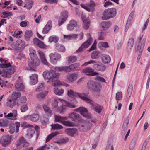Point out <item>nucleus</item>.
Instances as JSON below:
<instances>
[{"mask_svg":"<svg viewBox=\"0 0 150 150\" xmlns=\"http://www.w3.org/2000/svg\"><path fill=\"white\" fill-rule=\"evenodd\" d=\"M43 108L47 115L49 116H51L52 112L50 108L46 105H43Z\"/></svg>","mask_w":150,"mask_h":150,"instance_id":"c9c22d12","label":"nucleus"},{"mask_svg":"<svg viewBox=\"0 0 150 150\" xmlns=\"http://www.w3.org/2000/svg\"><path fill=\"white\" fill-rule=\"evenodd\" d=\"M16 145L17 146H20L25 148V149L23 150H33V147L27 148L29 146V143L27 142L26 140L23 137H20L17 141Z\"/></svg>","mask_w":150,"mask_h":150,"instance_id":"20e7f679","label":"nucleus"},{"mask_svg":"<svg viewBox=\"0 0 150 150\" xmlns=\"http://www.w3.org/2000/svg\"><path fill=\"white\" fill-rule=\"evenodd\" d=\"M116 14V10L111 8L105 10L103 13L102 18L103 20H108L114 17Z\"/></svg>","mask_w":150,"mask_h":150,"instance_id":"f03ea898","label":"nucleus"},{"mask_svg":"<svg viewBox=\"0 0 150 150\" xmlns=\"http://www.w3.org/2000/svg\"><path fill=\"white\" fill-rule=\"evenodd\" d=\"M68 117L76 122H80L81 121L82 119L80 115L76 113H71L69 114Z\"/></svg>","mask_w":150,"mask_h":150,"instance_id":"ddd939ff","label":"nucleus"},{"mask_svg":"<svg viewBox=\"0 0 150 150\" xmlns=\"http://www.w3.org/2000/svg\"><path fill=\"white\" fill-rule=\"evenodd\" d=\"M12 136L5 135L3 136L1 138L0 143L4 147H6L8 146L12 140Z\"/></svg>","mask_w":150,"mask_h":150,"instance_id":"6e6552de","label":"nucleus"},{"mask_svg":"<svg viewBox=\"0 0 150 150\" xmlns=\"http://www.w3.org/2000/svg\"><path fill=\"white\" fill-rule=\"evenodd\" d=\"M77 92H74L72 90H70L67 91V94L68 96L69 97L77 96Z\"/></svg>","mask_w":150,"mask_h":150,"instance_id":"3c124183","label":"nucleus"},{"mask_svg":"<svg viewBox=\"0 0 150 150\" xmlns=\"http://www.w3.org/2000/svg\"><path fill=\"white\" fill-rule=\"evenodd\" d=\"M15 88L17 91H23L24 89V85L21 83L18 82L15 84Z\"/></svg>","mask_w":150,"mask_h":150,"instance_id":"2f4dec72","label":"nucleus"},{"mask_svg":"<svg viewBox=\"0 0 150 150\" xmlns=\"http://www.w3.org/2000/svg\"><path fill=\"white\" fill-rule=\"evenodd\" d=\"M101 59L104 64L109 63L111 60L110 57L109 56L105 54L102 55Z\"/></svg>","mask_w":150,"mask_h":150,"instance_id":"473e14b6","label":"nucleus"},{"mask_svg":"<svg viewBox=\"0 0 150 150\" xmlns=\"http://www.w3.org/2000/svg\"><path fill=\"white\" fill-rule=\"evenodd\" d=\"M92 126V124L88 121H84L81 125L83 130L87 131L90 129Z\"/></svg>","mask_w":150,"mask_h":150,"instance_id":"412c9836","label":"nucleus"},{"mask_svg":"<svg viewBox=\"0 0 150 150\" xmlns=\"http://www.w3.org/2000/svg\"><path fill=\"white\" fill-rule=\"evenodd\" d=\"M59 75V73H56L55 71L52 70L50 71H46L43 74L44 78L45 79H48V82H54V83H55Z\"/></svg>","mask_w":150,"mask_h":150,"instance_id":"f257e3e1","label":"nucleus"},{"mask_svg":"<svg viewBox=\"0 0 150 150\" xmlns=\"http://www.w3.org/2000/svg\"><path fill=\"white\" fill-rule=\"evenodd\" d=\"M30 58L28 61V66L30 68H35L39 65L40 61L38 57Z\"/></svg>","mask_w":150,"mask_h":150,"instance_id":"423d86ee","label":"nucleus"},{"mask_svg":"<svg viewBox=\"0 0 150 150\" xmlns=\"http://www.w3.org/2000/svg\"><path fill=\"white\" fill-rule=\"evenodd\" d=\"M78 74L75 73L69 74L67 76V79L69 82H71L77 79Z\"/></svg>","mask_w":150,"mask_h":150,"instance_id":"b1692460","label":"nucleus"},{"mask_svg":"<svg viewBox=\"0 0 150 150\" xmlns=\"http://www.w3.org/2000/svg\"><path fill=\"white\" fill-rule=\"evenodd\" d=\"M44 83H42L40 84L37 88L36 89V91L38 92H40L42 91L44 88Z\"/></svg>","mask_w":150,"mask_h":150,"instance_id":"6e6d98bb","label":"nucleus"},{"mask_svg":"<svg viewBox=\"0 0 150 150\" xmlns=\"http://www.w3.org/2000/svg\"><path fill=\"white\" fill-rule=\"evenodd\" d=\"M58 37L55 35L51 36L49 38V42L51 43L52 42L56 43L58 41Z\"/></svg>","mask_w":150,"mask_h":150,"instance_id":"ea45409f","label":"nucleus"},{"mask_svg":"<svg viewBox=\"0 0 150 150\" xmlns=\"http://www.w3.org/2000/svg\"><path fill=\"white\" fill-rule=\"evenodd\" d=\"M8 120H3L2 122H0V126L3 127H5L8 124Z\"/></svg>","mask_w":150,"mask_h":150,"instance_id":"0e129e2a","label":"nucleus"},{"mask_svg":"<svg viewBox=\"0 0 150 150\" xmlns=\"http://www.w3.org/2000/svg\"><path fill=\"white\" fill-rule=\"evenodd\" d=\"M110 25V23L109 22H103L100 24V28L103 30H106Z\"/></svg>","mask_w":150,"mask_h":150,"instance_id":"c85d7f7f","label":"nucleus"},{"mask_svg":"<svg viewBox=\"0 0 150 150\" xmlns=\"http://www.w3.org/2000/svg\"><path fill=\"white\" fill-rule=\"evenodd\" d=\"M15 71V70L13 67H11L10 69L6 71V77L8 78L10 77L11 74H13Z\"/></svg>","mask_w":150,"mask_h":150,"instance_id":"4c0bfd02","label":"nucleus"},{"mask_svg":"<svg viewBox=\"0 0 150 150\" xmlns=\"http://www.w3.org/2000/svg\"><path fill=\"white\" fill-rule=\"evenodd\" d=\"M98 45L100 49L101 48V47H100V46H101V47H104L105 48H108L109 47L108 43L106 42H102L99 43Z\"/></svg>","mask_w":150,"mask_h":150,"instance_id":"680f3d73","label":"nucleus"},{"mask_svg":"<svg viewBox=\"0 0 150 150\" xmlns=\"http://www.w3.org/2000/svg\"><path fill=\"white\" fill-rule=\"evenodd\" d=\"M65 131L68 135L73 136L77 132V130L75 128H69L67 129Z\"/></svg>","mask_w":150,"mask_h":150,"instance_id":"cd10ccee","label":"nucleus"},{"mask_svg":"<svg viewBox=\"0 0 150 150\" xmlns=\"http://www.w3.org/2000/svg\"><path fill=\"white\" fill-rule=\"evenodd\" d=\"M27 4L24 6V7H26L28 9H30L33 4V1L31 0H28L26 1Z\"/></svg>","mask_w":150,"mask_h":150,"instance_id":"49530a36","label":"nucleus"},{"mask_svg":"<svg viewBox=\"0 0 150 150\" xmlns=\"http://www.w3.org/2000/svg\"><path fill=\"white\" fill-rule=\"evenodd\" d=\"M28 22L27 21H23L20 23L21 26L23 27H25L27 26L28 23Z\"/></svg>","mask_w":150,"mask_h":150,"instance_id":"69168bd1","label":"nucleus"},{"mask_svg":"<svg viewBox=\"0 0 150 150\" xmlns=\"http://www.w3.org/2000/svg\"><path fill=\"white\" fill-rule=\"evenodd\" d=\"M11 65L9 63L8 64L6 62H5L4 64H0V68H8L9 67L11 66Z\"/></svg>","mask_w":150,"mask_h":150,"instance_id":"13d9d810","label":"nucleus"},{"mask_svg":"<svg viewBox=\"0 0 150 150\" xmlns=\"http://www.w3.org/2000/svg\"><path fill=\"white\" fill-rule=\"evenodd\" d=\"M34 44L39 48L44 49L46 47V46L44 42L37 38H35L33 40Z\"/></svg>","mask_w":150,"mask_h":150,"instance_id":"2eb2a0df","label":"nucleus"},{"mask_svg":"<svg viewBox=\"0 0 150 150\" xmlns=\"http://www.w3.org/2000/svg\"><path fill=\"white\" fill-rule=\"evenodd\" d=\"M93 65L94 68L96 70L101 71H104L106 69L105 66L104 65L100 62H97Z\"/></svg>","mask_w":150,"mask_h":150,"instance_id":"4468645a","label":"nucleus"},{"mask_svg":"<svg viewBox=\"0 0 150 150\" xmlns=\"http://www.w3.org/2000/svg\"><path fill=\"white\" fill-rule=\"evenodd\" d=\"M59 17L58 21V25L60 26L66 21L68 17V12L67 11H63Z\"/></svg>","mask_w":150,"mask_h":150,"instance_id":"9b49d317","label":"nucleus"},{"mask_svg":"<svg viewBox=\"0 0 150 150\" xmlns=\"http://www.w3.org/2000/svg\"><path fill=\"white\" fill-rule=\"evenodd\" d=\"M55 93L58 95H61L64 92V90L62 89H59L58 88H55L54 90Z\"/></svg>","mask_w":150,"mask_h":150,"instance_id":"de8ad7c7","label":"nucleus"},{"mask_svg":"<svg viewBox=\"0 0 150 150\" xmlns=\"http://www.w3.org/2000/svg\"><path fill=\"white\" fill-rule=\"evenodd\" d=\"M82 72L85 74L86 75L93 76L98 75V73L94 71V70L91 67H87L82 70Z\"/></svg>","mask_w":150,"mask_h":150,"instance_id":"1a4fd4ad","label":"nucleus"},{"mask_svg":"<svg viewBox=\"0 0 150 150\" xmlns=\"http://www.w3.org/2000/svg\"><path fill=\"white\" fill-rule=\"evenodd\" d=\"M85 17L83 16H82V19L83 21L84 25L83 28L85 29H88L90 26V20L88 18H87L84 19Z\"/></svg>","mask_w":150,"mask_h":150,"instance_id":"bb28decb","label":"nucleus"},{"mask_svg":"<svg viewBox=\"0 0 150 150\" xmlns=\"http://www.w3.org/2000/svg\"><path fill=\"white\" fill-rule=\"evenodd\" d=\"M26 117L28 119H29L31 121L35 122L38 120L39 116L37 114H33L30 115H28Z\"/></svg>","mask_w":150,"mask_h":150,"instance_id":"393cba45","label":"nucleus"},{"mask_svg":"<svg viewBox=\"0 0 150 150\" xmlns=\"http://www.w3.org/2000/svg\"><path fill=\"white\" fill-rule=\"evenodd\" d=\"M95 79L101 82H105V80L103 77L100 76H97L95 78Z\"/></svg>","mask_w":150,"mask_h":150,"instance_id":"052dcab7","label":"nucleus"},{"mask_svg":"<svg viewBox=\"0 0 150 150\" xmlns=\"http://www.w3.org/2000/svg\"><path fill=\"white\" fill-rule=\"evenodd\" d=\"M95 6V3L92 0H90V4L88 7L89 10L91 11L90 12L93 13L94 11Z\"/></svg>","mask_w":150,"mask_h":150,"instance_id":"a19ab883","label":"nucleus"},{"mask_svg":"<svg viewBox=\"0 0 150 150\" xmlns=\"http://www.w3.org/2000/svg\"><path fill=\"white\" fill-rule=\"evenodd\" d=\"M113 145L111 144H108L106 146L105 150H114Z\"/></svg>","mask_w":150,"mask_h":150,"instance_id":"774afa93","label":"nucleus"},{"mask_svg":"<svg viewBox=\"0 0 150 150\" xmlns=\"http://www.w3.org/2000/svg\"><path fill=\"white\" fill-rule=\"evenodd\" d=\"M91 104V107L94 111L98 113H100L103 109V107L97 103H93L92 102L89 103Z\"/></svg>","mask_w":150,"mask_h":150,"instance_id":"f8f14e48","label":"nucleus"},{"mask_svg":"<svg viewBox=\"0 0 150 150\" xmlns=\"http://www.w3.org/2000/svg\"><path fill=\"white\" fill-rule=\"evenodd\" d=\"M28 107L27 105H24L21 108V112H24L28 110Z\"/></svg>","mask_w":150,"mask_h":150,"instance_id":"338daca9","label":"nucleus"},{"mask_svg":"<svg viewBox=\"0 0 150 150\" xmlns=\"http://www.w3.org/2000/svg\"><path fill=\"white\" fill-rule=\"evenodd\" d=\"M150 139V137L149 136L145 140L144 142L142 148L141 150H145L146 146L148 144V143L149 141V140Z\"/></svg>","mask_w":150,"mask_h":150,"instance_id":"603ef678","label":"nucleus"},{"mask_svg":"<svg viewBox=\"0 0 150 150\" xmlns=\"http://www.w3.org/2000/svg\"><path fill=\"white\" fill-rule=\"evenodd\" d=\"M48 93V92L47 91L40 93L37 95V97L40 99L44 98Z\"/></svg>","mask_w":150,"mask_h":150,"instance_id":"e433bc0d","label":"nucleus"},{"mask_svg":"<svg viewBox=\"0 0 150 150\" xmlns=\"http://www.w3.org/2000/svg\"><path fill=\"white\" fill-rule=\"evenodd\" d=\"M129 121V117H127L125 119L123 124L122 127V131L123 132L124 131V132H125L126 131L127 128L128 127Z\"/></svg>","mask_w":150,"mask_h":150,"instance_id":"72a5a7b5","label":"nucleus"},{"mask_svg":"<svg viewBox=\"0 0 150 150\" xmlns=\"http://www.w3.org/2000/svg\"><path fill=\"white\" fill-rule=\"evenodd\" d=\"M134 43V40L133 38H130L127 43V50L128 52H130L133 47Z\"/></svg>","mask_w":150,"mask_h":150,"instance_id":"5701e85b","label":"nucleus"},{"mask_svg":"<svg viewBox=\"0 0 150 150\" xmlns=\"http://www.w3.org/2000/svg\"><path fill=\"white\" fill-rule=\"evenodd\" d=\"M30 83L32 85H35L36 84L38 81V75L36 74H33L30 77Z\"/></svg>","mask_w":150,"mask_h":150,"instance_id":"a878e982","label":"nucleus"},{"mask_svg":"<svg viewBox=\"0 0 150 150\" xmlns=\"http://www.w3.org/2000/svg\"><path fill=\"white\" fill-rule=\"evenodd\" d=\"M68 61L70 63H73L77 60V58L75 56H71L68 57Z\"/></svg>","mask_w":150,"mask_h":150,"instance_id":"864d4df0","label":"nucleus"},{"mask_svg":"<svg viewBox=\"0 0 150 150\" xmlns=\"http://www.w3.org/2000/svg\"><path fill=\"white\" fill-rule=\"evenodd\" d=\"M55 48L59 52H64L65 51V47L62 45L56 44Z\"/></svg>","mask_w":150,"mask_h":150,"instance_id":"c756f323","label":"nucleus"},{"mask_svg":"<svg viewBox=\"0 0 150 150\" xmlns=\"http://www.w3.org/2000/svg\"><path fill=\"white\" fill-rule=\"evenodd\" d=\"M133 90V86L132 84H130L128 87L127 92V97H130L131 96Z\"/></svg>","mask_w":150,"mask_h":150,"instance_id":"c03bdc74","label":"nucleus"},{"mask_svg":"<svg viewBox=\"0 0 150 150\" xmlns=\"http://www.w3.org/2000/svg\"><path fill=\"white\" fill-rule=\"evenodd\" d=\"M77 96L80 98L86 101L88 103H91V102H93V101L91 99L88 98L87 97V95L85 93H77Z\"/></svg>","mask_w":150,"mask_h":150,"instance_id":"6ab92c4d","label":"nucleus"},{"mask_svg":"<svg viewBox=\"0 0 150 150\" xmlns=\"http://www.w3.org/2000/svg\"><path fill=\"white\" fill-rule=\"evenodd\" d=\"M52 85L54 86L61 85H63L66 87H69V84L65 83H63V84H62L60 81H57V80L55 82V83H52Z\"/></svg>","mask_w":150,"mask_h":150,"instance_id":"09e8293b","label":"nucleus"},{"mask_svg":"<svg viewBox=\"0 0 150 150\" xmlns=\"http://www.w3.org/2000/svg\"><path fill=\"white\" fill-rule=\"evenodd\" d=\"M54 69L57 72H70V69L68 66H61L55 67Z\"/></svg>","mask_w":150,"mask_h":150,"instance_id":"dca6fc26","label":"nucleus"},{"mask_svg":"<svg viewBox=\"0 0 150 150\" xmlns=\"http://www.w3.org/2000/svg\"><path fill=\"white\" fill-rule=\"evenodd\" d=\"M100 55V52L95 51L92 53L91 54V57L92 59H97L99 58Z\"/></svg>","mask_w":150,"mask_h":150,"instance_id":"f704fd0d","label":"nucleus"},{"mask_svg":"<svg viewBox=\"0 0 150 150\" xmlns=\"http://www.w3.org/2000/svg\"><path fill=\"white\" fill-rule=\"evenodd\" d=\"M25 46V41L21 40H18L16 42L15 45L16 48L18 50L23 49Z\"/></svg>","mask_w":150,"mask_h":150,"instance_id":"a211bd4d","label":"nucleus"},{"mask_svg":"<svg viewBox=\"0 0 150 150\" xmlns=\"http://www.w3.org/2000/svg\"><path fill=\"white\" fill-rule=\"evenodd\" d=\"M79 65L80 64L79 63H75L69 66L70 72L75 70V69L77 68Z\"/></svg>","mask_w":150,"mask_h":150,"instance_id":"a18cd8bd","label":"nucleus"},{"mask_svg":"<svg viewBox=\"0 0 150 150\" xmlns=\"http://www.w3.org/2000/svg\"><path fill=\"white\" fill-rule=\"evenodd\" d=\"M30 57H38L36 54V51L32 48L30 49Z\"/></svg>","mask_w":150,"mask_h":150,"instance_id":"5fc2aeb1","label":"nucleus"},{"mask_svg":"<svg viewBox=\"0 0 150 150\" xmlns=\"http://www.w3.org/2000/svg\"><path fill=\"white\" fill-rule=\"evenodd\" d=\"M44 1L45 2L50 4H57L58 2L57 0H44Z\"/></svg>","mask_w":150,"mask_h":150,"instance_id":"bf43d9fd","label":"nucleus"},{"mask_svg":"<svg viewBox=\"0 0 150 150\" xmlns=\"http://www.w3.org/2000/svg\"><path fill=\"white\" fill-rule=\"evenodd\" d=\"M49 57L51 62L53 64H56L59 59L61 58V55L56 52L50 54Z\"/></svg>","mask_w":150,"mask_h":150,"instance_id":"9d476101","label":"nucleus"},{"mask_svg":"<svg viewBox=\"0 0 150 150\" xmlns=\"http://www.w3.org/2000/svg\"><path fill=\"white\" fill-rule=\"evenodd\" d=\"M52 127V129H60L63 128V127L59 124L57 123L56 124H52L51 125Z\"/></svg>","mask_w":150,"mask_h":150,"instance_id":"79ce46f5","label":"nucleus"},{"mask_svg":"<svg viewBox=\"0 0 150 150\" xmlns=\"http://www.w3.org/2000/svg\"><path fill=\"white\" fill-rule=\"evenodd\" d=\"M52 26V21L51 20L48 21L47 24L43 28L42 33L44 34L47 33L51 29Z\"/></svg>","mask_w":150,"mask_h":150,"instance_id":"4be33fe9","label":"nucleus"},{"mask_svg":"<svg viewBox=\"0 0 150 150\" xmlns=\"http://www.w3.org/2000/svg\"><path fill=\"white\" fill-rule=\"evenodd\" d=\"M58 134L57 132L52 133L49 135L46 138V142H47L49 141L52 138Z\"/></svg>","mask_w":150,"mask_h":150,"instance_id":"37998d69","label":"nucleus"},{"mask_svg":"<svg viewBox=\"0 0 150 150\" xmlns=\"http://www.w3.org/2000/svg\"><path fill=\"white\" fill-rule=\"evenodd\" d=\"M77 25L76 21L74 19H72L69 21V23L67 26V29L69 31L72 30L74 27Z\"/></svg>","mask_w":150,"mask_h":150,"instance_id":"aec40b11","label":"nucleus"},{"mask_svg":"<svg viewBox=\"0 0 150 150\" xmlns=\"http://www.w3.org/2000/svg\"><path fill=\"white\" fill-rule=\"evenodd\" d=\"M87 35L88 37L87 40L82 44L81 46L76 51L77 53L81 52L83 49L87 48L92 43V38L90 34L87 33Z\"/></svg>","mask_w":150,"mask_h":150,"instance_id":"0eeeda50","label":"nucleus"},{"mask_svg":"<svg viewBox=\"0 0 150 150\" xmlns=\"http://www.w3.org/2000/svg\"><path fill=\"white\" fill-rule=\"evenodd\" d=\"M76 112H80V113L84 117L88 119L92 118L91 114L89 113L87 109L83 107H81L75 110Z\"/></svg>","mask_w":150,"mask_h":150,"instance_id":"39448f33","label":"nucleus"},{"mask_svg":"<svg viewBox=\"0 0 150 150\" xmlns=\"http://www.w3.org/2000/svg\"><path fill=\"white\" fill-rule=\"evenodd\" d=\"M38 53L42 62L44 65L48 66V62H47L44 53L40 50L38 51Z\"/></svg>","mask_w":150,"mask_h":150,"instance_id":"f3484780","label":"nucleus"},{"mask_svg":"<svg viewBox=\"0 0 150 150\" xmlns=\"http://www.w3.org/2000/svg\"><path fill=\"white\" fill-rule=\"evenodd\" d=\"M11 113L13 114V117H12L9 119L13 120H16L17 119V111L16 110H13L12 112Z\"/></svg>","mask_w":150,"mask_h":150,"instance_id":"4d7b16f0","label":"nucleus"},{"mask_svg":"<svg viewBox=\"0 0 150 150\" xmlns=\"http://www.w3.org/2000/svg\"><path fill=\"white\" fill-rule=\"evenodd\" d=\"M58 102L56 100H54L52 102V107L53 108H57L58 106Z\"/></svg>","mask_w":150,"mask_h":150,"instance_id":"e2e57ef3","label":"nucleus"},{"mask_svg":"<svg viewBox=\"0 0 150 150\" xmlns=\"http://www.w3.org/2000/svg\"><path fill=\"white\" fill-rule=\"evenodd\" d=\"M55 121L57 122H61L63 123V121L67 120V117H62L56 115L55 116Z\"/></svg>","mask_w":150,"mask_h":150,"instance_id":"7c9ffc66","label":"nucleus"},{"mask_svg":"<svg viewBox=\"0 0 150 150\" xmlns=\"http://www.w3.org/2000/svg\"><path fill=\"white\" fill-rule=\"evenodd\" d=\"M32 34L33 33L31 31L29 30H26L25 35V40L27 41H29L30 37L32 36Z\"/></svg>","mask_w":150,"mask_h":150,"instance_id":"58836bf2","label":"nucleus"},{"mask_svg":"<svg viewBox=\"0 0 150 150\" xmlns=\"http://www.w3.org/2000/svg\"><path fill=\"white\" fill-rule=\"evenodd\" d=\"M21 94L19 92H15L13 93L12 96V99L14 101L16 100L17 99L20 97Z\"/></svg>","mask_w":150,"mask_h":150,"instance_id":"8fccbe9b","label":"nucleus"},{"mask_svg":"<svg viewBox=\"0 0 150 150\" xmlns=\"http://www.w3.org/2000/svg\"><path fill=\"white\" fill-rule=\"evenodd\" d=\"M87 86L89 88L97 92H99L101 88V86L100 83L91 80L88 81Z\"/></svg>","mask_w":150,"mask_h":150,"instance_id":"7ed1b4c3","label":"nucleus"}]
</instances>
